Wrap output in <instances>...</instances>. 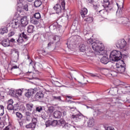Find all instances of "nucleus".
Returning a JSON list of instances; mask_svg holds the SVG:
<instances>
[{"label":"nucleus","mask_w":130,"mask_h":130,"mask_svg":"<svg viewBox=\"0 0 130 130\" xmlns=\"http://www.w3.org/2000/svg\"><path fill=\"white\" fill-rule=\"evenodd\" d=\"M116 5L118 7L116 15H121V14H122V11H123V0H122L121 3H116Z\"/></svg>","instance_id":"nucleus-12"},{"label":"nucleus","mask_w":130,"mask_h":130,"mask_svg":"<svg viewBox=\"0 0 130 130\" xmlns=\"http://www.w3.org/2000/svg\"><path fill=\"white\" fill-rule=\"evenodd\" d=\"M123 20H124V21H122V24H123L124 25L125 24H126V22H127L126 21H127V19L124 18L123 19Z\"/></svg>","instance_id":"nucleus-52"},{"label":"nucleus","mask_w":130,"mask_h":130,"mask_svg":"<svg viewBox=\"0 0 130 130\" xmlns=\"http://www.w3.org/2000/svg\"><path fill=\"white\" fill-rule=\"evenodd\" d=\"M101 62L104 64H107L109 62V59H108V56H103V57L101 59Z\"/></svg>","instance_id":"nucleus-19"},{"label":"nucleus","mask_w":130,"mask_h":130,"mask_svg":"<svg viewBox=\"0 0 130 130\" xmlns=\"http://www.w3.org/2000/svg\"><path fill=\"white\" fill-rule=\"evenodd\" d=\"M35 126H36L35 125V124H33L32 123H30L28 124H27L25 127H26V128H30L31 129H34V128H35Z\"/></svg>","instance_id":"nucleus-28"},{"label":"nucleus","mask_w":130,"mask_h":130,"mask_svg":"<svg viewBox=\"0 0 130 130\" xmlns=\"http://www.w3.org/2000/svg\"><path fill=\"white\" fill-rule=\"evenodd\" d=\"M25 119L27 121H30L32 119V116H25Z\"/></svg>","instance_id":"nucleus-43"},{"label":"nucleus","mask_w":130,"mask_h":130,"mask_svg":"<svg viewBox=\"0 0 130 130\" xmlns=\"http://www.w3.org/2000/svg\"><path fill=\"white\" fill-rule=\"evenodd\" d=\"M23 0H17L18 4L17 5L18 7V10H20L21 8H22V2H23Z\"/></svg>","instance_id":"nucleus-33"},{"label":"nucleus","mask_w":130,"mask_h":130,"mask_svg":"<svg viewBox=\"0 0 130 130\" xmlns=\"http://www.w3.org/2000/svg\"><path fill=\"white\" fill-rule=\"evenodd\" d=\"M62 114L64 115V116L67 115V110H63L62 111Z\"/></svg>","instance_id":"nucleus-56"},{"label":"nucleus","mask_w":130,"mask_h":130,"mask_svg":"<svg viewBox=\"0 0 130 130\" xmlns=\"http://www.w3.org/2000/svg\"><path fill=\"white\" fill-rule=\"evenodd\" d=\"M80 50L81 52L89 53L91 51V48L88 46L86 47L85 45L82 44L80 46Z\"/></svg>","instance_id":"nucleus-13"},{"label":"nucleus","mask_w":130,"mask_h":130,"mask_svg":"<svg viewBox=\"0 0 130 130\" xmlns=\"http://www.w3.org/2000/svg\"><path fill=\"white\" fill-rule=\"evenodd\" d=\"M36 92H37V88H31L28 90V91L25 93V95L26 96V97H27V98H29L31 97V96H32L33 94H35Z\"/></svg>","instance_id":"nucleus-14"},{"label":"nucleus","mask_w":130,"mask_h":130,"mask_svg":"<svg viewBox=\"0 0 130 130\" xmlns=\"http://www.w3.org/2000/svg\"><path fill=\"white\" fill-rule=\"evenodd\" d=\"M24 10H25V11H28V5H24V7H23Z\"/></svg>","instance_id":"nucleus-49"},{"label":"nucleus","mask_w":130,"mask_h":130,"mask_svg":"<svg viewBox=\"0 0 130 130\" xmlns=\"http://www.w3.org/2000/svg\"><path fill=\"white\" fill-rule=\"evenodd\" d=\"M31 122L32 124H35V125L36 126V124L37 123V118L34 117L31 120Z\"/></svg>","instance_id":"nucleus-39"},{"label":"nucleus","mask_w":130,"mask_h":130,"mask_svg":"<svg viewBox=\"0 0 130 130\" xmlns=\"http://www.w3.org/2000/svg\"><path fill=\"white\" fill-rule=\"evenodd\" d=\"M14 69H19V67L17 66H13L12 67L11 70V71H13V70H14Z\"/></svg>","instance_id":"nucleus-51"},{"label":"nucleus","mask_w":130,"mask_h":130,"mask_svg":"<svg viewBox=\"0 0 130 130\" xmlns=\"http://www.w3.org/2000/svg\"><path fill=\"white\" fill-rule=\"evenodd\" d=\"M61 6L63 10H66V1L64 0H58V4L53 7L56 14H58V15L61 14Z\"/></svg>","instance_id":"nucleus-3"},{"label":"nucleus","mask_w":130,"mask_h":130,"mask_svg":"<svg viewBox=\"0 0 130 130\" xmlns=\"http://www.w3.org/2000/svg\"><path fill=\"white\" fill-rule=\"evenodd\" d=\"M93 9L96 10L98 8V5H97L96 4H93Z\"/></svg>","instance_id":"nucleus-55"},{"label":"nucleus","mask_w":130,"mask_h":130,"mask_svg":"<svg viewBox=\"0 0 130 130\" xmlns=\"http://www.w3.org/2000/svg\"><path fill=\"white\" fill-rule=\"evenodd\" d=\"M53 40H54V41H57V42H58V41L60 40V37L58 36H55L53 37Z\"/></svg>","instance_id":"nucleus-37"},{"label":"nucleus","mask_w":130,"mask_h":130,"mask_svg":"<svg viewBox=\"0 0 130 130\" xmlns=\"http://www.w3.org/2000/svg\"><path fill=\"white\" fill-rule=\"evenodd\" d=\"M91 77H96V75H94V74H91Z\"/></svg>","instance_id":"nucleus-64"},{"label":"nucleus","mask_w":130,"mask_h":130,"mask_svg":"<svg viewBox=\"0 0 130 130\" xmlns=\"http://www.w3.org/2000/svg\"><path fill=\"white\" fill-rule=\"evenodd\" d=\"M44 94L41 91L38 92L36 95L35 98L36 99H41V98H43Z\"/></svg>","instance_id":"nucleus-22"},{"label":"nucleus","mask_w":130,"mask_h":130,"mask_svg":"<svg viewBox=\"0 0 130 130\" xmlns=\"http://www.w3.org/2000/svg\"><path fill=\"white\" fill-rule=\"evenodd\" d=\"M19 50L17 49H13L11 50V59L14 62H17L19 60Z\"/></svg>","instance_id":"nucleus-6"},{"label":"nucleus","mask_w":130,"mask_h":130,"mask_svg":"<svg viewBox=\"0 0 130 130\" xmlns=\"http://www.w3.org/2000/svg\"><path fill=\"white\" fill-rule=\"evenodd\" d=\"M4 125L3 123H0V129L3 128L4 127Z\"/></svg>","instance_id":"nucleus-58"},{"label":"nucleus","mask_w":130,"mask_h":130,"mask_svg":"<svg viewBox=\"0 0 130 130\" xmlns=\"http://www.w3.org/2000/svg\"><path fill=\"white\" fill-rule=\"evenodd\" d=\"M53 45V42H49L48 44V47L49 48V47H51V46H52Z\"/></svg>","instance_id":"nucleus-50"},{"label":"nucleus","mask_w":130,"mask_h":130,"mask_svg":"<svg viewBox=\"0 0 130 130\" xmlns=\"http://www.w3.org/2000/svg\"><path fill=\"white\" fill-rule=\"evenodd\" d=\"M10 41V42H15V40L14 39H10L9 42Z\"/></svg>","instance_id":"nucleus-61"},{"label":"nucleus","mask_w":130,"mask_h":130,"mask_svg":"<svg viewBox=\"0 0 130 130\" xmlns=\"http://www.w3.org/2000/svg\"><path fill=\"white\" fill-rule=\"evenodd\" d=\"M122 58V54L119 51L114 50L112 51L110 55V59L112 61H118L119 63H116L114 67L115 71H117L119 74H123L125 71V63L122 60H120Z\"/></svg>","instance_id":"nucleus-1"},{"label":"nucleus","mask_w":130,"mask_h":130,"mask_svg":"<svg viewBox=\"0 0 130 130\" xmlns=\"http://www.w3.org/2000/svg\"><path fill=\"white\" fill-rule=\"evenodd\" d=\"M16 117L19 118V119H22L23 118V115L20 112H17L16 113Z\"/></svg>","instance_id":"nucleus-35"},{"label":"nucleus","mask_w":130,"mask_h":130,"mask_svg":"<svg viewBox=\"0 0 130 130\" xmlns=\"http://www.w3.org/2000/svg\"><path fill=\"white\" fill-rule=\"evenodd\" d=\"M92 48L95 51V54L98 55H104L105 54V50L104 45L100 43L99 41H95L92 43Z\"/></svg>","instance_id":"nucleus-2"},{"label":"nucleus","mask_w":130,"mask_h":130,"mask_svg":"<svg viewBox=\"0 0 130 130\" xmlns=\"http://www.w3.org/2000/svg\"><path fill=\"white\" fill-rule=\"evenodd\" d=\"M7 109L8 110H18L20 108H19V105L17 104L14 106L13 105H8Z\"/></svg>","instance_id":"nucleus-16"},{"label":"nucleus","mask_w":130,"mask_h":130,"mask_svg":"<svg viewBox=\"0 0 130 130\" xmlns=\"http://www.w3.org/2000/svg\"><path fill=\"white\" fill-rule=\"evenodd\" d=\"M84 121L83 122L84 125L85 126H88V127H92L94 125V123H95V121H94V118H88L87 117L84 118Z\"/></svg>","instance_id":"nucleus-7"},{"label":"nucleus","mask_w":130,"mask_h":130,"mask_svg":"<svg viewBox=\"0 0 130 130\" xmlns=\"http://www.w3.org/2000/svg\"><path fill=\"white\" fill-rule=\"evenodd\" d=\"M3 39L1 40V42L0 43L4 46V47H8V46H10V40L5 39L4 40L2 41Z\"/></svg>","instance_id":"nucleus-18"},{"label":"nucleus","mask_w":130,"mask_h":130,"mask_svg":"<svg viewBox=\"0 0 130 130\" xmlns=\"http://www.w3.org/2000/svg\"><path fill=\"white\" fill-rule=\"evenodd\" d=\"M45 125L46 127H48V126H50L51 125V121L48 120L45 122Z\"/></svg>","instance_id":"nucleus-40"},{"label":"nucleus","mask_w":130,"mask_h":130,"mask_svg":"<svg viewBox=\"0 0 130 130\" xmlns=\"http://www.w3.org/2000/svg\"><path fill=\"white\" fill-rule=\"evenodd\" d=\"M43 110V109L42 108V107L39 106L36 108V111H38V112H41Z\"/></svg>","instance_id":"nucleus-42"},{"label":"nucleus","mask_w":130,"mask_h":130,"mask_svg":"<svg viewBox=\"0 0 130 130\" xmlns=\"http://www.w3.org/2000/svg\"><path fill=\"white\" fill-rule=\"evenodd\" d=\"M9 94L12 96H17L16 89L15 90H10Z\"/></svg>","instance_id":"nucleus-31"},{"label":"nucleus","mask_w":130,"mask_h":130,"mask_svg":"<svg viewBox=\"0 0 130 130\" xmlns=\"http://www.w3.org/2000/svg\"><path fill=\"white\" fill-rule=\"evenodd\" d=\"M61 112L59 111H56L54 112V116L55 118H60L61 116Z\"/></svg>","instance_id":"nucleus-23"},{"label":"nucleus","mask_w":130,"mask_h":130,"mask_svg":"<svg viewBox=\"0 0 130 130\" xmlns=\"http://www.w3.org/2000/svg\"><path fill=\"white\" fill-rule=\"evenodd\" d=\"M87 43L88 44H91V46H92V43H93V39H89L88 40H87Z\"/></svg>","instance_id":"nucleus-46"},{"label":"nucleus","mask_w":130,"mask_h":130,"mask_svg":"<svg viewBox=\"0 0 130 130\" xmlns=\"http://www.w3.org/2000/svg\"><path fill=\"white\" fill-rule=\"evenodd\" d=\"M72 118L73 119V120H74V121L78 122V121H81V119L85 120L86 117L84 116V115H83L82 114H79L77 115H73L72 116Z\"/></svg>","instance_id":"nucleus-9"},{"label":"nucleus","mask_w":130,"mask_h":130,"mask_svg":"<svg viewBox=\"0 0 130 130\" xmlns=\"http://www.w3.org/2000/svg\"><path fill=\"white\" fill-rule=\"evenodd\" d=\"M88 14V10L86 8H83L81 10V15L82 18H86Z\"/></svg>","instance_id":"nucleus-20"},{"label":"nucleus","mask_w":130,"mask_h":130,"mask_svg":"<svg viewBox=\"0 0 130 130\" xmlns=\"http://www.w3.org/2000/svg\"><path fill=\"white\" fill-rule=\"evenodd\" d=\"M13 35H15V31H11L8 34L9 37H12Z\"/></svg>","instance_id":"nucleus-47"},{"label":"nucleus","mask_w":130,"mask_h":130,"mask_svg":"<svg viewBox=\"0 0 130 130\" xmlns=\"http://www.w3.org/2000/svg\"><path fill=\"white\" fill-rule=\"evenodd\" d=\"M104 3H105V6L107 8H109V5L110 3H109V0H104Z\"/></svg>","instance_id":"nucleus-41"},{"label":"nucleus","mask_w":130,"mask_h":130,"mask_svg":"<svg viewBox=\"0 0 130 130\" xmlns=\"http://www.w3.org/2000/svg\"><path fill=\"white\" fill-rule=\"evenodd\" d=\"M116 71L115 69L114 71H111L108 69H106L105 70V73H107V76H108V77H116L118 72L117 71Z\"/></svg>","instance_id":"nucleus-11"},{"label":"nucleus","mask_w":130,"mask_h":130,"mask_svg":"<svg viewBox=\"0 0 130 130\" xmlns=\"http://www.w3.org/2000/svg\"><path fill=\"white\" fill-rule=\"evenodd\" d=\"M69 108L70 109H71V110H72V111H75V110H76V108L75 107H69Z\"/></svg>","instance_id":"nucleus-59"},{"label":"nucleus","mask_w":130,"mask_h":130,"mask_svg":"<svg viewBox=\"0 0 130 130\" xmlns=\"http://www.w3.org/2000/svg\"><path fill=\"white\" fill-rule=\"evenodd\" d=\"M20 22L22 26L24 27L25 26H27L28 25V23H29L28 17H27L26 16H24L23 17L21 18Z\"/></svg>","instance_id":"nucleus-15"},{"label":"nucleus","mask_w":130,"mask_h":130,"mask_svg":"<svg viewBox=\"0 0 130 130\" xmlns=\"http://www.w3.org/2000/svg\"><path fill=\"white\" fill-rule=\"evenodd\" d=\"M52 98L53 100H58V101H61V98L59 96H54V95H53L52 96Z\"/></svg>","instance_id":"nucleus-36"},{"label":"nucleus","mask_w":130,"mask_h":130,"mask_svg":"<svg viewBox=\"0 0 130 130\" xmlns=\"http://www.w3.org/2000/svg\"><path fill=\"white\" fill-rule=\"evenodd\" d=\"M25 116H32V114L29 112H25Z\"/></svg>","instance_id":"nucleus-48"},{"label":"nucleus","mask_w":130,"mask_h":130,"mask_svg":"<svg viewBox=\"0 0 130 130\" xmlns=\"http://www.w3.org/2000/svg\"><path fill=\"white\" fill-rule=\"evenodd\" d=\"M34 31V26L29 25L27 27L28 33H33Z\"/></svg>","instance_id":"nucleus-29"},{"label":"nucleus","mask_w":130,"mask_h":130,"mask_svg":"<svg viewBox=\"0 0 130 130\" xmlns=\"http://www.w3.org/2000/svg\"><path fill=\"white\" fill-rule=\"evenodd\" d=\"M42 5V2L41 0H36L34 2V6L36 8H38V7H40Z\"/></svg>","instance_id":"nucleus-26"},{"label":"nucleus","mask_w":130,"mask_h":130,"mask_svg":"<svg viewBox=\"0 0 130 130\" xmlns=\"http://www.w3.org/2000/svg\"><path fill=\"white\" fill-rule=\"evenodd\" d=\"M67 98H69L70 99H72L73 98V96H69V95H66Z\"/></svg>","instance_id":"nucleus-62"},{"label":"nucleus","mask_w":130,"mask_h":130,"mask_svg":"<svg viewBox=\"0 0 130 130\" xmlns=\"http://www.w3.org/2000/svg\"><path fill=\"white\" fill-rule=\"evenodd\" d=\"M41 115H42V118H43V117H46V115H45V113L44 112H43Z\"/></svg>","instance_id":"nucleus-57"},{"label":"nucleus","mask_w":130,"mask_h":130,"mask_svg":"<svg viewBox=\"0 0 130 130\" xmlns=\"http://www.w3.org/2000/svg\"><path fill=\"white\" fill-rule=\"evenodd\" d=\"M24 90V88L16 89V96H22Z\"/></svg>","instance_id":"nucleus-25"},{"label":"nucleus","mask_w":130,"mask_h":130,"mask_svg":"<svg viewBox=\"0 0 130 130\" xmlns=\"http://www.w3.org/2000/svg\"><path fill=\"white\" fill-rule=\"evenodd\" d=\"M5 33H8V28L6 27H3L0 29V34H5ZM0 42H2V38L0 37Z\"/></svg>","instance_id":"nucleus-21"},{"label":"nucleus","mask_w":130,"mask_h":130,"mask_svg":"<svg viewBox=\"0 0 130 130\" xmlns=\"http://www.w3.org/2000/svg\"><path fill=\"white\" fill-rule=\"evenodd\" d=\"M13 103H14V102L13 101V100L12 99H10L8 101V103H7V104L8 105H13Z\"/></svg>","instance_id":"nucleus-44"},{"label":"nucleus","mask_w":130,"mask_h":130,"mask_svg":"<svg viewBox=\"0 0 130 130\" xmlns=\"http://www.w3.org/2000/svg\"><path fill=\"white\" fill-rule=\"evenodd\" d=\"M94 19L92 17H88L87 18L85 19V21H86L88 23H92Z\"/></svg>","instance_id":"nucleus-32"},{"label":"nucleus","mask_w":130,"mask_h":130,"mask_svg":"<svg viewBox=\"0 0 130 130\" xmlns=\"http://www.w3.org/2000/svg\"><path fill=\"white\" fill-rule=\"evenodd\" d=\"M88 2L89 4H94V0H88Z\"/></svg>","instance_id":"nucleus-60"},{"label":"nucleus","mask_w":130,"mask_h":130,"mask_svg":"<svg viewBox=\"0 0 130 130\" xmlns=\"http://www.w3.org/2000/svg\"><path fill=\"white\" fill-rule=\"evenodd\" d=\"M62 119H60L58 121L54 120L53 121H51V125L52 126H61V121Z\"/></svg>","instance_id":"nucleus-17"},{"label":"nucleus","mask_w":130,"mask_h":130,"mask_svg":"<svg viewBox=\"0 0 130 130\" xmlns=\"http://www.w3.org/2000/svg\"><path fill=\"white\" fill-rule=\"evenodd\" d=\"M21 33L19 34V38L17 40L18 43L22 44L24 42V39H27L28 37L27 35L25 34V27L23 25H21L20 27H19Z\"/></svg>","instance_id":"nucleus-4"},{"label":"nucleus","mask_w":130,"mask_h":130,"mask_svg":"<svg viewBox=\"0 0 130 130\" xmlns=\"http://www.w3.org/2000/svg\"><path fill=\"white\" fill-rule=\"evenodd\" d=\"M68 102H69V103H75V102L73 101H68Z\"/></svg>","instance_id":"nucleus-63"},{"label":"nucleus","mask_w":130,"mask_h":130,"mask_svg":"<svg viewBox=\"0 0 130 130\" xmlns=\"http://www.w3.org/2000/svg\"><path fill=\"white\" fill-rule=\"evenodd\" d=\"M32 108H33V105L32 104H27L26 105V109L27 110H29V111H31L32 110Z\"/></svg>","instance_id":"nucleus-34"},{"label":"nucleus","mask_w":130,"mask_h":130,"mask_svg":"<svg viewBox=\"0 0 130 130\" xmlns=\"http://www.w3.org/2000/svg\"><path fill=\"white\" fill-rule=\"evenodd\" d=\"M4 106H0V116L4 115Z\"/></svg>","instance_id":"nucleus-38"},{"label":"nucleus","mask_w":130,"mask_h":130,"mask_svg":"<svg viewBox=\"0 0 130 130\" xmlns=\"http://www.w3.org/2000/svg\"><path fill=\"white\" fill-rule=\"evenodd\" d=\"M10 128H11V125H8L7 126H6L4 130H10Z\"/></svg>","instance_id":"nucleus-54"},{"label":"nucleus","mask_w":130,"mask_h":130,"mask_svg":"<svg viewBox=\"0 0 130 130\" xmlns=\"http://www.w3.org/2000/svg\"><path fill=\"white\" fill-rule=\"evenodd\" d=\"M21 22L19 19H15L12 20L11 22V28L13 29V30H16V29H18L21 27Z\"/></svg>","instance_id":"nucleus-8"},{"label":"nucleus","mask_w":130,"mask_h":130,"mask_svg":"<svg viewBox=\"0 0 130 130\" xmlns=\"http://www.w3.org/2000/svg\"><path fill=\"white\" fill-rule=\"evenodd\" d=\"M34 18L37 19V20H39V19L41 18V15L40 14V13H36L34 15Z\"/></svg>","instance_id":"nucleus-30"},{"label":"nucleus","mask_w":130,"mask_h":130,"mask_svg":"<svg viewBox=\"0 0 130 130\" xmlns=\"http://www.w3.org/2000/svg\"><path fill=\"white\" fill-rule=\"evenodd\" d=\"M99 14H100L101 16H103L104 13H105V10H101L99 11Z\"/></svg>","instance_id":"nucleus-45"},{"label":"nucleus","mask_w":130,"mask_h":130,"mask_svg":"<svg viewBox=\"0 0 130 130\" xmlns=\"http://www.w3.org/2000/svg\"><path fill=\"white\" fill-rule=\"evenodd\" d=\"M54 111V107L52 106H48V110L47 111V113H48L49 115L51 114Z\"/></svg>","instance_id":"nucleus-24"},{"label":"nucleus","mask_w":130,"mask_h":130,"mask_svg":"<svg viewBox=\"0 0 130 130\" xmlns=\"http://www.w3.org/2000/svg\"><path fill=\"white\" fill-rule=\"evenodd\" d=\"M126 45V42L124 39H122L118 41L117 43L116 44V46L117 48H120V49H122V48H124L125 46Z\"/></svg>","instance_id":"nucleus-10"},{"label":"nucleus","mask_w":130,"mask_h":130,"mask_svg":"<svg viewBox=\"0 0 130 130\" xmlns=\"http://www.w3.org/2000/svg\"><path fill=\"white\" fill-rule=\"evenodd\" d=\"M30 22L32 23V24H34V25H37L38 23H39V21L38 19L32 17L30 18Z\"/></svg>","instance_id":"nucleus-27"},{"label":"nucleus","mask_w":130,"mask_h":130,"mask_svg":"<svg viewBox=\"0 0 130 130\" xmlns=\"http://www.w3.org/2000/svg\"><path fill=\"white\" fill-rule=\"evenodd\" d=\"M107 130H115L114 128L111 126H109L107 127Z\"/></svg>","instance_id":"nucleus-53"},{"label":"nucleus","mask_w":130,"mask_h":130,"mask_svg":"<svg viewBox=\"0 0 130 130\" xmlns=\"http://www.w3.org/2000/svg\"><path fill=\"white\" fill-rule=\"evenodd\" d=\"M60 126H61L62 128H64L67 130H77L78 128V126H77V125H71V124H69V123H67L66 121L62 119Z\"/></svg>","instance_id":"nucleus-5"}]
</instances>
